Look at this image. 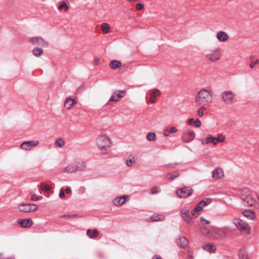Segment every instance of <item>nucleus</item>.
<instances>
[{
	"instance_id": "79ce46f5",
	"label": "nucleus",
	"mask_w": 259,
	"mask_h": 259,
	"mask_svg": "<svg viewBox=\"0 0 259 259\" xmlns=\"http://www.w3.org/2000/svg\"><path fill=\"white\" fill-rule=\"evenodd\" d=\"M135 162L136 160L135 159V157H133L132 159H127L126 161V163L128 166H132L133 165V164Z\"/></svg>"
},
{
	"instance_id": "a18cd8bd",
	"label": "nucleus",
	"mask_w": 259,
	"mask_h": 259,
	"mask_svg": "<svg viewBox=\"0 0 259 259\" xmlns=\"http://www.w3.org/2000/svg\"><path fill=\"white\" fill-rule=\"evenodd\" d=\"M202 210V206L200 204V203H198L196 207L194 208V211H200Z\"/></svg>"
},
{
	"instance_id": "e2e57ef3",
	"label": "nucleus",
	"mask_w": 259,
	"mask_h": 259,
	"mask_svg": "<svg viewBox=\"0 0 259 259\" xmlns=\"http://www.w3.org/2000/svg\"><path fill=\"white\" fill-rule=\"evenodd\" d=\"M197 211H194V208L191 211V214L192 215L194 216V218L196 217L197 215L195 214L196 212H197Z\"/></svg>"
},
{
	"instance_id": "9b49d317",
	"label": "nucleus",
	"mask_w": 259,
	"mask_h": 259,
	"mask_svg": "<svg viewBox=\"0 0 259 259\" xmlns=\"http://www.w3.org/2000/svg\"><path fill=\"white\" fill-rule=\"evenodd\" d=\"M181 217L186 223H190L192 221V218L190 215V211L187 209H182L181 211Z\"/></svg>"
},
{
	"instance_id": "423d86ee",
	"label": "nucleus",
	"mask_w": 259,
	"mask_h": 259,
	"mask_svg": "<svg viewBox=\"0 0 259 259\" xmlns=\"http://www.w3.org/2000/svg\"><path fill=\"white\" fill-rule=\"evenodd\" d=\"M193 192V190L189 187L180 188L177 191V194L180 198H187L190 196Z\"/></svg>"
},
{
	"instance_id": "4468645a",
	"label": "nucleus",
	"mask_w": 259,
	"mask_h": 259,
	"mask_svg": "<svg viewBox=\"0 0 259 259\" xmlns=\"http://www.w3.org/2000/svg\"><path fill=\"white\" fill-rule=\"evenodd\" d=\"M123 91H118L114 93L109 99V101H117L119 99L123 97L122 94L124 93Z\"/></svg>"
},
{
	"instance_id": "680f3d73",
	"label": "nucleus",
	"mask_w": 259,
	"mask_h": 259,
	"mask_svg": "<svg viewBox=\"0 0 259 259\" xmlns=\"http://www.w3.org/2000/svg\"><path fill=\"white\" fill-rule=\"evenodd\" d=\"M84 89V88L83 85H81L80 87H79L77 90V92H81V91L83 90Z\"/></svg>"
},
{
	"instance_id": "4d7b16f0",
	"label": "nucleus",
	"mask_w": 259,
	"mask_h": 259,
	"mask_svg": "<svg viewBox=\"0 0 259 259\" xmlns=\"http://www.w3.org/2000/svg\"><path fill=\"white\" fill-rule=\"evenodd\" d=\"M66 193L67 194H70L71 193V189L69 187H67L66 189Z\"/></svg>"
},
{
	"instance_id": "3c124183",
	"label": "nucleus",
	"mask_w": 259,
	"mask_h": 259,
	"mask_svg": "<svg viewBox=\"0 0 259 259\" xmlns=\"http://www.w3.org/2000/svg\"><path fill=\"white\" fill-rule=\"evenodd\" d=\"M170 133V130H168V129H165L163 131V134L165 136L167 137L169 135Z\"/></svg>"
},
{
	"instance_id": "0e129e2a",
	"label": "nucleus",
	"mask_w": 259,
	"mask_h": 259,
	"mask_svg": "<svg viewBox=\"0 0 259 259\" xmlns=\"http://www.w3.org/2000/svg\"><path fill=\"white\" fill-rule=\"evenodd\" d=\"M0 259H15L14 257H9V258H5L3 254H0Z\"/></svg>"
},
{
	"instance_id": "f3484780",
	"label": "nucleus",
	"mask_w": 259,
	"mask_h": 259,
	"mask_svg": "<svg viewBox=\"0 0 259 259\" xmlns=\"http://www.w3.org/2000/svg\"><path fill=\"white\" fill-rule=\"evenodd\" d=\"M217 38L219 41L224 42L227 41L229 37L225 32L221 31L218 32L217 34Z\"/></svg>"
},
{
	"instance_id": "5701e85b",
	"label": "nucleus",
	"mask_w": 259,
	"mask_h": 259,
	"mask_svg": "<svg viewBox=\"0 0 259 259\" xmlns=\"http://www.w3.org/2000/svg\"><path fill=\"white\" fill-rule=\"evenodd\" d=\"M87 235L90 238H96L99 235L98 231L97 229H94L93 231L90 229H89L87 231Z\"/></svg>"
},
{
	"instance_id": "aec40b11",
	"label": "nucleus",
	"mask_w": 259,
	"mask_h": 259,
	"mask_svg": "<svg viewBox=\"0 0 259 259\" xmlns=\"http://www.w3.org/2000/svg\"><path fill=\"white\" fill-rule=\"evenodd\" d=\"M76 171H83L86 168V164L84 162H77L74 163Z\"/></svg>"
},
{
	"instance_id": "37998d69",
	"label": "nucleus",
	"mask_w": 259,
	"mask_h": 259,
	"mask_svg": "<svg viewBox=\"0 0 259 259\" xmlns=\"http://www.w3.org/2000/svg\"><path fill=\"white\" fill-rule=\"evenodd\" d=\"M225 139V136H224L223 135H219L218 137L215 138V141L216 143H221L223 142Z\"/></svg>"
},
{
	"instance_id": "6e6552de",
	"label": "nucleus",
	"mask_w": 259,
	"mask_h": 259,
	"mask_svg": "<svg viewBox=\"0 0 259 259\" xmlns=\"http://www.w3.org/2000/svg\"><path fill=\"white\" fill-rule=\"evenodd\" d=\"M221 53L219 49L210 51L206 55L207 59L211 62H215L220 59Z\"/></svg>"
},
{
	"instance_id": "7ed1b4c3",
	"label": "nucleus",
	"mask_w": 259,
	"mask_h": 259,
	"mask_svg": "<svg viewBox=\"0 0 259 259\" xmlns=\"http://www.w3.org/2000/svg\"><path fill=\"white\" fill-rule=\"evenodd\" d=\"M18 209L21 212L29 213L36 211L37 209V206L33 203H22L19 205Z\"/></svg>"
},
{
	"instance_id": "f257e3e1",
	"label": "nucleus",
	"mask_w": 259,
	"mask_h": 259,
	"mask_svg": "<svg viewBox=\"0 0 259 259\" xmlns=\"http://www.w3.org/2000/svg\"><path fill=\"white\" fill-rule=\"evenodd\" d=\"M195 100L198 106L205 105L212 101L211 93L205 89H202L197 93Z\"/></svg>"
},
{
	"instance_id": "dca6fc26",
	"label": "nucleus",
	"mask_w": 259,
	"mask_h": 259,
	"mask_svg": "<svg viewBox=\"0 0 259 259\" xmlns=\"http://www.w3.org/2000/svg\"><path fill=\"white\" fill-rule=\"evenodd\" d=\"M242 201L244 202V204L248 206H253L256 203V200L249 196L242 198Z\"/></svg>"
},
{
	"instance_id": "a19ab883",
	"label": "nucleus",
	"mask_w": 259,
	"mask_h": 259,
	"mask_svg": "<svg viewBox=\"0 0 259 259\" xmlns=\"http://www.w3.org/2000/svg\"><path fill=\"white\" fill-rule=\"evenodd\" d=\"M40 187L42 191H49L51 189V187L49 185H45L44 183H41Z\"/></svg>"
},
{
	"instance_id": "49530a36",
	"label": "nucleus",
	"mask_w": 259,
	"mask_h": 259,
	"mask_svg": "<svg viewBox=\"0 0 259 259\" xmlns=\"http://www.w3.org/2000/svg\"><path fill=\"white\" fill-rule=\"evenodd\" d=\"M258 64H259V60L257 59L255 61L251 62L249 64V67L253 68L255 65Z\"/></svg>"
},
{
	"instance_id": "774afa93",
	"label": "nucleus",
	"mask_w": 259,
	"mask_h": 259,
	"mask_svg": "<svg viewBox=\"0 0 259 259\" xmlns=\"http://www.w3.org/2000/svg\"><path fill=\"white\" fill-rule=\"evenodd\" d=\"M191 259H193V258H191Z\"/></svg>"
},
{
	"instance_id": "1a4fd4ad",
	"label": "nucleus",
	"mask_w": 259,
	"mask_h": 259,
	"mask_svg": "<svg viewBox=\"0 0 259 259\" xmlns=\"http://www.w3.org/2000/svg\"><path fill=\"white\" fill-rule=\"evenodd\" d=\"M29 41L33 45L41 46L44 47L49 46V43L40 37H34L30 38Z\"/></svg>"
},
{
	"instance_id": "4be33fe9",
	"label": "nucleus",
	"mask_w": 259,
	"mask_h": 259,
	"mask_svg": "<svg viewBox=\"0 0 259 259\" xmlns=\"http://www.w3.org/2000/svg\"><path fill=\"white\" fill-rule=\"evenodd\" d=\"M178 245L181 247H185L188 244V240L184 237L179 238L177 240Z\"/></svg>"
},
{
	"instance_id": "13d9d810",
	"label": "nucleus",
	"mask_w": 259,
	"mask_h": 259,
	"mask_svg": "<svg viewBox=\"0 0 259 259\" xmlns=\"http://www.w3.org/2000/svg\"><path fill=\"white\" fill-rule=\"evenodd\" d=\"M155 97L150 98L151 99L148 102V103L150 102L151 103H154L156 102V100L154 99Z\"/></svg>"
},
{
	"instance_id": "f03ea898",
	"label": "nucleus",
	"mask_w": 259,
	"mask_h": 259,
	"mask_svg": "<svg viewBox=\"0 0 259 259\" xmlns=\"http://www.w3.org/2000/svg\"><path fill=\"white\" fill-rule=\"evenodd\" d=\"M227 237L228 236L225 232L222 229H218L212 230L211 234L209 236V239L210 240H220Z\"/></svg>"
},
{
	"instance_id": "864d4df0",
	"label": "nucleus",
	"mask_w": 259,
	"mask_h": 259,
	"mask_svg": "<svg viewBox=\"0 0 259 259\" xmlns=\"http://www.w3.org/2000/svg\"><path fill=\"white\" fill-rule=\"evenodd\" d=\"M77 215L76 214H72V215H63L61 216L62 218H70L71 217H75Z\"/></svg>"
},
{
	"instance_id": "2f4dec72",
	"label": "nucleus",
	"mask_w": 259,
	"mask_h": 259,
	"mask_svg": "<svg viewBox=\"0 0 259 259\" xmlns=\"http://www.w3.org/2000/svg\"><path fill=\"white\" fill-rule=\"evenodd\" d=\"M101 29L104 33L107 34L110 32V26L106 23H104L101 25Z\"/></svg>"
},
{
	"instance_id": "7c9ffc66",
	"label": "nucleus",
	"mask_w": 259,
	"mask_h": 259,
	"mask_svg": "<svg viewBox=\"0 0 259 259\" xmlns=\"http://www.w3.org/2000/svg\"><path fill=\"white\" fill-rule=\"evenodd\" d=\"M32 53L34 56L39 57L42 54L43 50L40 48L36 47L33 49Z\"/></svg>"
},
{
	"instance_id": "a211bd4d",
	"label": "nucleus",
	"mask_w": 259,
	"mask_h": 259,
	"mask_svg": "<svg viewBox=\"0 0 259 259\" xmlns=\"http://www.w3.org/2000/svg\"><path fill=\"white\" fill-rule=\"evenodd\" d=\"M224 176L223 170L220 168H216L212 171V178L217 180L221 179Z\"/></svg>"
},
{
	"instance_id": "393cba45",
	"label": "nucleus",
	"mask_w": 259,
	"mask_h": 259,
	"mask_svg": "<svg viewBox=\"0 0 259 259\" xmlns=\"http://www.w3.org/2000/svg\"><path fill=\"white\" fill-rule=\"evenodd\" d=\"M242 214L247 218L250 220H253L255 218V214L253 211L249 209H246L243 211Z\"/></svg>"
},
{
	"instance_id": "bf43d9fd",
	"label": "nucleus",
	"mask_w": 259,
	"mask_h": 259,
	"mask_svg": "<svg viewBox=\"0 0 259 259\" xmlns=\"http://www.w3.org/2000/svg\"><path fill=\"white\" fill-rule=\"evenodd\" d=\"M200 220L202 221H204L205 222L206 224H209L210 223V222L209 221L204 219L203 217H201Z\"/></svg>"
},
{
	"instance_id": "ea45409f",
	"label": "nucleus",
	"mask_w": 259,
	"mask_h": 259,
	"mask_svg": "<svg viewBox=\"0 0 259 259\" xmlns=\"http://www.w3.org/2000/svg\"><path fill=\"white\" fill-rule=\"evenodd\" d=\"M63 8H65V11H67L68 9V6L66 5V3L62 2V3L59 6L58 10H61Z\"/></svg>"
},
{
	"instance_id": "72a5a7b5",
	"label": "nucleus",
	"mask_w": 259,
	"mask_h": 259,
	"mask_svg": "<svg viewBox=\"0 0 259 259\" xmlns=\"http://www.w3.org/2000/svg\"><path fill=\"white\" fill-rule=\"evenodd\" d=\"M212 199L211 198H205L199 202L200 204L202 206H207L211 202Z\"/></svg>"
},
{
	"instance_id": "58836bf2",
	"label": "nucleus",
	"mask_w": 259,
	"mask_h": 259,
	"mask_svg": "<svg viewBox=\"0 0 259 259\" xmlns=\"http://www.w3.org/2000/svg\"><path fill=\"white\" fill-rule=\"evenodd\" d=\"M204 106L205 105H202L197 110V115L199 117H202L203 116V111L206 109Z\"/></svg>"
},
{
	"instance_id": "412c9836",
	"label": "nucleus",
	"mask_w": 259,
	"mask_h": 259,
	"mask_svg": "<svg viewBox=\"0 0 259 259\" xmlns=\"http://www.w3.org/2000/svg\"><path fill=\"white\" fill-rule=\"evenodd\" d=\"M165 217L162 214H154L150 217L152 222H159L164 220Z\"/></svg>"
},
{
	"instance_id": "de8ad7c7",
	"label": "nucleus",
	"mask_w": 259,
	"mask_h": 259,
	"mask_svg": "<svg viewBox=\"0 0 259 259\" xmlns=\"http://www.w3.org/2000/svg\"><path fill=\"white\" fill-rule=\"evenodd\" d=\"M144 8V5L142 3H138L136 6V8L138 10H142Z\"/></svg>"
},
{
	"instance_id": "6e6d98bb",
	"label": "nucleus",
	"mask_w": 259,
	"mask_h": 259,
	"mask_svg": "<svg viewBox=\"0 0 259 259\" xmlns=\"http://www.w3.org/2000/svg\"><path fill=\"white\" fill-rule=\"evenodd\" d=\"M188 123L190 125H193L194 123V121L193 118H189L188 120Z\"/></svg>"
},
{
	"instance_id": "473e14b6",
	"label": "nucleus",
	"mask_w": 259,
	"mask_h": 259,
	"mask_svg": "<svg viewBox=\"0 0 259 259\" xmlns=\"http://www.w3.org/2000/svg\"><path fill=\"white\" fill-rule=\"evenodd\" d=\"M240 259H248L246 252L244 250H240L238 252Z\"/></svg>"
},
{
	"instance_id": "c85d7f7f",
	"label": "nucleus",
	"mask_w": 259,
	"mask_h": 259,
	"mask_svg": "<svg viewBox=\"0 0 259 259\" xmlns=\"http://www.w3.org/2000/svg\"><path fill=\"white\" fill-rule=\"evenodd\" d=\"M75 166L73 164H69L64 168V171L67 173H72L75 171Z\"/></svg>"
},
{
	"instance_id": "39448f33",
	"label": "nucleus",
	"mask_w": 259,
	"mask_h": 259,
	"mask_svg": "<svg viewBox=\"0 0 259 259\" xmlns=\"http://www.w3.org/2000/svg\"><path fill=\"white\" fill-rule=\"evenodd\" d=\"M97 143L100 149L104 150L109 148L111 143L110 139L108 137L102 136L98 138Z\"/></svg>"
},
{
	"instance_id": "09e8293b",
	"label": "nucleus",
	"mask_w": 259,
	"mask_h": 259,
	"mask_svg": "<svg viewBox=\"0 0 259 259\" xmlns=\"http://www.w3.org/2000/svg\"><path fill=\"white\" fill-rule=\"evenodd\" d=\"M194 125L196 127H199L201 126V121L199 119H197L196 120L194 121Z\"/></svg>"
},
{
	"instance_id": "c03bdc74",
	"label": "nucleus",
	"mask_w": 259,
	"mask_h": 259,
	"mask_svg": "<svg viewBox=\"0 0 259 259\" xmlns=\"http://www.w3.org/2000/svg\"><path fill=\"white\" fill-rule=\"evenodd\" d=\"M42 198V196H38L36 195L35 194H33L31 196V199L32 201H36L38 200L41 199Z\"/></svg>"
},
{
	"instance_id": "a878e982",
	"label": "nucleus",
	"mask_w": 259,
	"mask_h": 259,
	"mask_svg": "<svg viewBox=\"0 0 259 259\" xmlns=\"http://www.w3.org/2000/svg\"><path fill=\"white\" fill-rule=\"evenodd\" d=\"M203 248L204 250L206 251L213 253L216 250L215 246L210 244L204 245L203 246Z\"/></svg>"
},
{
	"instance_id": "ddd939ff",
	"label": "nucleus",
	"mask_w": 259,
	"mask_h": 259,
	"mask_svg": "<svg viewBox=\"0 0 259 259\" xmlns=\"http://www.w3.org/2000/svg\"><path fill=\"white\" fill-rule=\"evenodd\" d=\"M125 198H128L127 195H122V196L117 197L113 200V203L116 206H121L125 202Z\"/></svg>"
},
{
	"instance_id": "69168bd1",
	"label": "nucleus",
	"mask_w": 259,
	"mask_h": 259,
	"mask_svg": "<svg viewBox=\"0 0 259 259\" xmlns=\"http://www.w3.org/2000/svg\"><path fill=\"white\" fill-rule=\"evenodd\" d=\"M152 259H162L161 257L158 255H155L153 256Z\"/></svg>"
},
{
	"instance_id": "f8f14e48",
	"label": "nucleus",
	"mask_w": 259,
	"mask_h": 259,
	"mask_svg": "<svg viewBox=\"0 0 259 259\" xmlns=\"http://www.w3.org/2000/svg\"><path fill=\"white\" fill-rule=\"evenodd\" d=\"M18 224H20L23 228H28L30 227L32 224V221L31 219H21L17 220Z\"/></svg>"
},
{
	"instance_id": "052dcab7",
	"label": "nucleus",
	"mask_w": 259,
	"mask_h": 259,
	"mask_svg": "<svg viewBox=\"0 0 259 259\" xmlns=\"http://www.w3.org/2000/svg\"><path fill=\"white\" fill-rule=\"evenodd\" d=\"M95 63L96 65H99L100 63V59L98 58H96L95 59Z\"/></svg>"
},
{
	"instance_id": "9d476101",
	"label": "nucleus",
	"mask_w": 259,
	"mask_h": 259,
	"mask_svg": "<svg viewBox=\"0 0 259 259\" xmlns=\"http://www.w3.org/2000/svg\"><path fill=\"white\" fill-rule=\"evenodd\" d=\"M195 137V132L193 131H190L188 132H185L182 136V140L184 143H190L192 141Z\"/></svg>"
},
{
	"instance_id": "2eb2a0df",
	"label": "nucleus",
	"mask_w": 259,
	"mask_h": 259,
	"mask_svg": "<svg viewBox=\"0 0 259 259\" xmlns=\"http://www.w3.org/2000/svg\"><path fill=\"white\" fill-rule=\"evenodd\" d=\"M201 142L203 145L207 144L210 143L214 145L217 144L215 137H212L211 135H208L205 139H202Z\"/></svg>"
},
{
	"instance_id": "20e7f679",
	"label": "nucleus",
	"mask_w": 259,
	"mask_h": 259,
	"mask_svg": "<svg viewBox=\"0 0 259 259\" xmlns=\"http://www.w3.org/2000/svg\"><path fill=\"white\" fill-rule=\"evenodd\" d=\"M235 96V94L231 91H224L220 95L222 101L226 104L232 103Z\"/></svg>"
},
{
	"instance_id": "8fccbe9b",
	"label": "nucleus",
	"mask_w": 259,
	"mask_h": 259,
	"mask_svg": "<svg viewBox=\"0 0 259 259\" xmlns=\"http://www.w3.org/2000/svg\"><path fill=\"white\" fill-rule=\"evenodd\" d=\"M157 192H158V189L156 187H153L152 188L151 191V194H155L157 193Z\"/></svg>"
},
{
	"instance_id": "4c0bfd02",
	"label": "nucleus",
	"mask_w": 259,
	"mask_h": 259,
	"mask_svg": "<svg viewBox=\"0 0 259 259\" xmlns=\"http://www.w3.org/2000/svg\"><path fill=\"white\" fill-rule=\"evenodd\" d=\"M55 145L59 147H62L65 145V141L62 138H58L55 142Z\"/></svg>"
},
{
	"instance_id": "b1692460",
	"label": "nucleus",
	"mask_w": 259,
	"mask_h": 259,
	"mask_svg": "<svg viewBox=\"0 0 259 259\" xmlns=\"http://www.w3.org/2000/svg\"><path fill=\"white\" fill-rule=\"evenodd\" d=\"M75 103L74 99L68 98L64 102V107L67 109H70Z\"/></svg>"
},
{
	"instance_id": "c9c22d12",
	"label": "nucleus",
	"mask_w": 259,
	"mask_h": 259,
	"mask_svg": "<svg viewBox=\"0 0 259 259\" xmlns=\"http://www.w3.org/2000/svg\"><path fill=\"white\" fill-rule=\"evenodd\" d=\"M240 193L246 197L250 195V192L247 188H243L240 190Z\"/></svg>"
},
{
	"instance_id": "e433bc0d",
	"label": "nucleus",
	"mask_w": 259,
	"mask_h": 259,
	"mask_svg": "<svg viewBox=\"0 0 259 259\" xmlns=\"http://www.w3.org/2000/svg\"><path fill=\"white\" fill-rule=\"evenodd\" d=\"M161 92L158 89H154L152 91V93L150 94V98L160 96Z\"/></svg>"
},
{
	"instance_id": "5fc2aeb1",
	"label": "nucleus",
	"mask_w": 259,
	"mask_h": 259,
	"mask_svg": "<svg viewBox=\"0 0 259 259\" xmlns=\"http://www.w3.org/2000/svg\"><path fill=\"white\" fill-rule=\"evenodd\" d=\"M59 196L62 198L65 196V193L63 189H62L60 192Z\"/></svg>"
},
{
	"instance_id": "6ab92c4d",
	"label": "nucleus",
	"mask_w": 259,
	"mask_h": 259,
	"mask_svg": "<svg viewBox=\"0 0 259 259\" xmlns=\"http://www.w3.org/2000/svg\"><path fill=\"white\" fill-rule=\"evenodd\" d=\"M236 227L240 230H246L249 228V226L247 223L242 220H239L236 224Z\"/></svg>"
},
{
	"instance_id": "c756f323",
	"label": "nucleus",
	"mask_w": 259,
	"mask_h": 259,
	"mask_svg": "<svg viewBox=\"0 0 259 259\" xmlns=\"http://www.w3.org/2000/svg\"><path fill=\"white\" fill-rule=\"evenodd\" d=\"M180 174L179 172H174L173 174H171V173H167L166 175H165V178L167 179H170V180H174L175 179V178H178L180 176Z\"/></svg>"
},
{
	"instance_id": "603ef678",
	"label": "nucleus",
	"mask_w": 259,
	"mask_h": 259,
	"mask_svg": "<svg viewBox=\"0 0 259 259\" xmlns=\"http://www.w3.org/2000/svg\"><path fill=\"white\" fill-rule=\"evenodd\" d=\"M170 131L171 133H175L177 132V129L176 127L172 126L170 128Z\"/></svg>"
},
{
	"instance_id": "bb28decb",
	"label": "nucleus",
	"mask_w": 259,
	"mask_h": 259,
	"mask_svg": "<svg viewBox=\"0 0 259 259\" xmlns=\"http://www.w3.org/2000/svg\"><path fill=\"white\" fill-rule=\"evenodd\" d=\"M121 66V63L117 60H112L109 63L110 67L112 69H116Z\"/></svg>"
},
{
	"instance_id": "0eeeda50",
	"label": "nucleus",
	"mask_w": 259,
	"mask_h": 259,
	"mask_svg": "<svg viewBox=\"0 0 259 259\" xmlns=\"http://www.w3.org/2000/svg\"><path fill=\"white\" fill-rule=\"evenodd\" d=\"M39 144L37 140L24 141L20 145V148L24 150H30Z\"/></svg>"
},
{
	"instance_id": "f704fd0d",
	"label": "nucleus",
	"mask_w": 259,
	"mask_h": 259,
	"mask_svg": "<svg viewBox=\"0 0 259 259\" xmlns=\"http://www.w3.org/2000/svg\"><path fill=\"white\" fill-rule=\"evenodd\" d=\"M156 135L154 133L150 132L147 136V139L149 141H154L156 140Z\"/></svg>"
},
{
	"instance_id": "cd10ccee",
	"label": "nucleus",
	"mask_w": 259,
	"mask_h": 259,
	"mask_svg": "<svg viewBox=\"0 0 259 259\" xmlns=\"http://www.w3.org/2000/svg\"><path fill=\"white\" fill-rule=\"evenodd\" d=\"M200 231L202 234L209 238V236L211 234L212 230H209L206 227H201Z\"/></svg>"
},
{
	"instance_id": "338daca9",
	"label": "nucleus",
	"mask_w": 259,
	"mask_h": 259,
	"mask_svg": "<svg viewBox=\"0 0 259 259\" xmlns=\"http://www.w3.org/2000/svg\"><path fill=\"white\" fill-rule=\"evenodd\" d=\"M9 1V0H3V1L4 2H8V1Z\"/></svg>"
}]
</instances>
